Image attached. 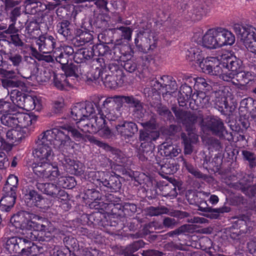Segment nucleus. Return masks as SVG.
<instances>
[{
    "instance_id": "nucleus-29",
    "label": "nucleus",
    "mask_w": 256,
    "mask_h": 256,
    "mask_svg": "<svg viewBox=\"0 0 256 256\" xmlns=\"http://www.w3.org/2000/svg\"><path fill=\"white\" fill-rule=\"evenodd\" d=\"M94 48H82L78 50L74 53V59L77 64L90 60L94 56Z\"/></svg>"
},
{
    "instance_id": "nucleus-25",
    "label": "nucleus",
    "mask_w": 256,
    "mask_h": 256,
    "mask_svg": "<svg viewBox=\"0 0 256 256\" xmlns=\"http://www.w3.org/2000/svg\"><path fill=\"white\" fill-rule=\"evenodd\" d=\"M194 196L195 197L194 200V202L193 203L190 202V203L191 204H194L195 205L198 206V210L204 212H228L230 211V208L224 206L222 208H212L208 206V204H207L206 201L200 199V200H198V195H194Z\"/></svg>"
},
{
    "instance_id": "nucleus-17",
    "label": "nucleus",
    "mask_w": 256,
    "mask_h": 256,
    "mask_svg": "<svg viewBox=\"0 0 256 256\" xmlns=\"http://www.w3.org/2000/svg\"><path fill=\"white\" fill-rule=\"evenodd\" d=\"M36 44L40 52L44 54L50 53L54 50L56 44V40L52 36L43 35L39 36Z\"/></svg>"
},
{
    "instance_id": "nucleus-54",
    "label": "nucleus",
    "mask_w": 256,
    "mask_h": 256,
    "mask_svg": "<svg viewBox=\"0 0 256 256\" xmlns=\"http://www.w3.org/2000/svg\"><path fill=\"white\" fill-rule=\"evenodd\" d=\"M242 154L243 160L248 162L249 166L250 168H254L256 166V155L250 151L248 150H242Z\"/></svg>"
},
{
    "instance_id": "nucleus-24",
    "label": "nucleus",
    "mask_w": 256,
    "mask_h": 256,
    "mask_svg": "<svg viewBox=\"0 0 256 256\" xmlns=\"http://www.w3.org/2000/svg\"><path fill=\"white\" fill-rule=\"evenodd\" d=\"M2 194L3 196L0 200V208L2 211L9 212L16 202V192H2Z\"/></svg>"
},
{
    "instance_id": "nucleus-4",
    "label": "nucleus",
    "mask_w": 256,
    "mask_h": 256,
    "mask_svg": "<svg viewBox=\"0 0 256 256\" xmlns=\"http://www.w3.org/2000/svg\"><path fill=\"white\" fill-rule=\"evenodd\" d=\"M61 129L58 128H52V130H58L60 132L66 137L62 138V140H66L68 142V144H66V146L64 144L61 145L62 148V152H68L70 150H72L74 148L76 144L75 142H80L84 140V136L83 134L76 128L74 126L70 124H62L60 126Z\"/></svg>"
},
{
    "instance_id": "nucleus-34",
    "label": "nucleus",
    "mask_w": 256,
    "mask_h": 256,
    "mask_svg": "<svg viewBox=\"0 0 256 256\" xmlns=\"http://www.w3.org/2000/svg\"><path fill=\"white\" fill-rule=\"evenodd\" d=\"M99 80H100L106 87L110 88H116L117 86H121L123 83H120L118 78L114 75L110 74L105 71L100 74Z\"/></svg>"
},
{
    "instance_id": "nucleus-36",
    "label": "nucleus",
    "mask_w": 256,
    "mask_h": 256,
    "mask_svg": "<svg viewBox=\"0 0 256 256\" xmlns=\"http://www.w3.org/2000/svg\"><path fill=\"white\" fill-rule=\"evenodd\" d=\"M110 192H116L122 187V183L118 177L110 174L104 186Z\"/></svg>"
},
{
    "instance_id": "nucleus-27",
    "label": "nucleus",
    "mask_w": 256,
    "mask_h": 256,
    "mask_svg": "<svg viewBox=\"0 0 256 256\" xmlns=\"http://www.w3.org/2000/svg\"><path fill=\"white\" fill-rule=\"evenodd\" d=\"M5 60L10 61L12 65L16 68L19 67L22 63V56L16 49H10L8 52L0 50Z\"/></svg>"
},
{
    "instance_id": "nucleus-6",
    "label": "nucleus",
    "mask_w": 256,
    "mask_h": 256,
    "mask_svg": "<svg viewBox=\"0 0 256 256\" xmlns=\"http://www.w3.org/2000/svg\"><path fill=\"white\" fill-rule=\"evenodd\" d=\"M34 174L38 177L48 180H55L61 176L57 166L53 165L50 162H36L32 164Z\"/></svg>"
},
{
    "instance_id": "nucleus-39",
    "label": "nucleus",
    "mask_w": 256,
    "mask_h": 256,
    "mask_svg": "<svg viewBox=\"0 0 256 256\" xmlns=\"http://www.w3.org/2000/svg\"><path fill=\"white\" fill-rule=\"evenodd\" d=\"M40 106V101L36 96L26 95L22 108L26 111H30L36 108L38 110Z\"/></svg>"
},
{
    "instance_id": "nucleus-46",
    "label": "nucleus",
    "mask_w": 256,
    "mask_h": 256,
    "mask_svg": "<svg viewBox=\"0 0 256 256\" xmlns=\"http://www.w3.org/2000/svg\"><path fill=\"white\" fill-rule=\"evenodd\" d=\"M18 178L14 174H10L8 177L6 184H4L2 192H17L18 185Z\"/></svg>"
},
{
    "instance_id": "nucleus-5",
    "label": "nucleus",
    "mask_w": 256,
    "mask_h": 256,
    "mask_svg": "<svg viewBox=\"0 0 256 256\" xmlns=\"http://www.w3.org/2000/svg\"><path fill=\"white\" fill-rule=\"evenodd\" d=\"M233 29L246 48L256 54V30L248 25L234 24Z\"/></svg>"
},
{
    "instance_id": "nucleus-55",
    "label": "nucleus",
    "mask_w": 256,
    "mask_h": 256,
    "mask_svg": "<svg viewBox=\"0 0 256 256\" xmlns=\"http://www.w3.org/2000/svg\"><path fill=\"white\" fill-rule=\"evenodd\" d=\"M34 216H35V217H34V218L30 220L28 228L24 231H36L39 234V231L41 230V222L40 221V219H42V217H40L35 214H34Z\"/></svg>"
},
{
    "instance_id": "nucleus-44",
    "label": "nucleus",
    "mask_w": 256,
    "mask_h": 256,
    "mask_svg": "<svg viewBox=\"0 0 256 256\" xmlns=\"http://www.w3.org/2000/svg\"><path fill=\"white\" fill-rule=\"evenodd\" d=\"M144 244L145 243L142 240L135 241L127 246L123 250L122 253L124 256H136L133 253L138 250L140 248H143Z\"/></svg>"
},
{
    "instance_id": "nucleus-33",
    "label": "nucleus",
    "mask_w": 256,
    "mask_h": 256,
    "mask_svg": "<svg viewBox=\"0 0 256 256\" xmlns=\"http://www.w3.org/2000/svg\"><path fill=\"white\" fill-rule=\"evenodd\" d=\"M181 138L184 144V153L186 154H192L193 150L192 144L197 142L198 136L193 132H189L188 135L185 133H182Z\"/></svg>"
},
{
    "instance_id": "nucleus-3",
    "label": "nucleus",
    "mask_w": 256,
    "mask_h": 256,
    "mask_svg": "<svg viewBox=\"0 0 256 256\" xmlns=\"http://www.w3.org/2000/svg\"><path fill=\"white\" fill-rule=\"evenodd\" d=\"M123 102L128 104L130 108H134L133 112L135 116L138 118H141L143 116L145 110L144 108L142 103L133 96H114L110 98L106 102L109 106L117 104L116 110L119 112L122 106Z\"/></svg>"
},
{
    "instance_id": "nucleus-37",
    "label": "nucleus",
    "mask_w": 256,
    "mask_h": 256,
    "mask_svg": "<svg viewBox=\"0 0 256 256\" xmlns=\"http://www.w3.org/2000/svg\"><path fill=\"white\" fill-rule=\"evenodd\" d=\"M62 68L64 72V74L66 76V78L70 79V82L72 80L70 77L78 78L79 74H82L80 66L78 64H67L64 66H62Z\"/></svg>"
},
{
    "instance_id": "nucleus-9",
    "label": "nucleus",
    "mask_w": 256,
    "mask_h": 256,
    "mask_svg": "<svg viewBox=\"0 0 256 256\" xmlns=\"http://www.w3.org/2000/svg\"><path fill=\"white\" fill-rule=\"evenodd\" d=\"M29 179V182L34 184L40 191L54 198H60L64 197L66 194L64 190L56 184L50 182H39L37 180H33L31 178Z\"/></svg>"
},
{
    "instance_id": "nucleus-14",
    "label": "nucleus",
    "mask_w": 256,
    "mask_h": 256,
    "mask_svg": "<svg viewBox=\"0 0 256 256\" xmlns=\"http://www.w3.org/2000/svg\"><path fill=\"white\" fill-rule=\"evenodd\" d=\"M118 133L124 138H132L138 131V128L136 123L124 120L118 124H114Z\"/></svg>"
},
{
    "instance_id": "nucleus-58",
    "label": "nucleus",
    "mask_w": 256,
    "mask_h": 256,
    "mask_svg": "<svg viewBox=\"0 0 256 256\" xmlns=\"http://www.w3.org/2000/svg\"><path fill=\"white\" fill-rule=\"evenodd\" d=\"M237 77L242 78L241 80L244 84H248L250 82L254 80L255 74L253 72L243 71L238 72Z\"/></svg>"
},
{
    "instance_id": "nucleus-10",
    "label": "nucleus",
    "mask_w": 256,
    "mask_h": 256,
    "mask_svg": "<svg viewBox=\"0 0 256 256\" xmlns=\"http://www.w3.org/2000/svg\"><path fill=\"white\" fill-rule=\"evenodd\" d=\"M94 112L93 104L90 102L77 103L71 109V117L76 121L84 120Z\"/></svg>"
},
{
    "instance_id": "nucleus-45",
    "label": "nucleus",
    "mask_w": 256,
    "mask_h": 256,
    "mask_svg": "<svg viewBox=\"0 0 256 256\" xmlns=\"http://www.w3.org/2000/svg\"><path fill=\"white\" fill-rule=\"evenodd\" d=\"M26 94L18 90H13L10 94V100L12 104L21 108L24 104L25 97H26Z\"/></svg>"
},
{
    "instance_id": "nucleus-61",
    "label": "nucleus",
    "mask_w": 256,
    "mask_h": 256,
    "mask_svg": "<svg viewBox=\"0 0 256 256\" xmlns=\"http://www.w3.org/2000/svg\"><path fill=\"white\" fill-rule=\"evenodd\" d=\"M40 221L41 222L40 232L52 233L54 232L56 230L52 226V224L47 219L42 218V219H40Z\"/></svg>"
},
{
    "instance_id": "nucleus-23",
    "label": "nucleus",
    "mask_w": 256,
    "mask_h": 256,
    "mask_svg": "<svg viewBox=\"0 0 256 256\" xmlns=\"http://www.w3.org/2000/svg\"><path fill=\"white\" fill-rule=\"evenodd\" d=\"M137 156L142 162L148 160L154 162L153 160L154 158L155 159L152 144L146 142L142 143L138 150Z\"/></svg>"
},
{
    "instance_id": "nucleus-42",
    "label": "nucleus",
    "mask_w": 256,
    "mask_h": 256,
    "mask_svg": "<svg viewBox=\"0 0 256 256\" xmlns=\"http://www.w3.org/2000/svg\"><path fill=\"white\" fill-rule=\"evenodd\" d=\"M54 83L56 87L58 89L62 90L65 86H70L72 85L69 78L63 74H54Z\"/></svg>"
},
{
    "instance_id": "nucleus-28",
    "label": "nucleus",
    "mask_w": 256,
    "mask_h": 256,
    "mask_svg": "<svg viewBox=\"0 0 256 256\" xmlns=\"http://www.w3.org/2000/svg\"><path fill=\"white\" fill-rule=\"evenodd\" d=\"M24 194L25 199L32 201L34 206L40 208L46 206L45 200L34 190L30 188H26L25 190H24Z\"/></svg>"
},
{
    "instance_id": "nucleus-15",
    "label": "nucleus",
    "mask_w": 256,
    "mask_h": 256,
    "mask_svg": "<svg viewBox=\"0 0 256 256\" xmlns=\"http://www.w3.org/2000/svg\"><path fill=\"white\" fill-rule=\"evenodd\" d=\"M34 217H35L34 214L26 211L21 212L14 214L10 221L14 226L21 229V232H23L28 228L30 220L34 218Z\"/></svg>"
},
{
    "instance_id": "nucleus-16",
    "label": "nucleus",
    "mask_w": 256,
    "mask_h": 256,
    "mask_svg": "<svg viewBox=\"0 0 256 256\" xmlns=\"http://www.w3.org/2000/svg\"><path fill=\"white\" fill-rule=\"evenodd\" d=\"M222 63L223 68L234 72L236 74L242 67V61L230 54H224L222 56Z\"/></svg>"
},
{
    "instance_id": "nucleus-32",
    "label": "nucleus",
    "mask_w": 256,
    "mask_h": 256,
    "mask_svg": "<svg viewBox=\"0 0 256 256\" xmlns=\"http://www.w3.org/2000/svg\"><path fill=\"white\" fill-rule=\"evenodd\" d=\"M6 136L8 142L14 144L20 142L22 139L27 136V134L26 130L24 129L16 130L12 128L7 132L6 131Z\"/></svg>"
},
{
    "instance_id": "nucleus-56",
    "label": "nucleus",
    "mask_w": 256,
    "mask_h": 256,
    "mask_svg": "<svg viewBox=\"0 0 256 256\" xmlns=\"http://www.w3.org/2000/svg\"><path fill=\"white\" fill-rule=\"evenodd\" d=\"M147 212L150 216H157L162 214H168V209L164 206L158 207L150 206L147 208Z\"/></svg>"
},
{
    "instance_id": "nucleus-20",
    "label": "nucleus",
    "mask_w": 256,
    "mask_h": 256,
    "mask_svg": "<svg viewBox=\"0 0 256 256\" xmlns=\"http://www.w3.org/2000/svg\"><path fill=\"white\" fill-rule=\"evenodd\" d=\"M24 4L25 12L26 14H39L47 8V6L43 0H26Z\"/></svg>"
},
{
    "instance_id": "nucleus-26",
    "label": "nucleus",
    "mask_w": 256,
    "mask_h": 256,
    "mask_svg": "<svg viewBox=\"0 0 256 256\" xmlns=\"http://www.w3.org/2000/svg\"><path fill=\"white\" fill-rule=\"evenodd\" d=\"M16 127L24 129L36 122L38 120V116L26 113L16 112Z\"/></svg>"
},
{
    "instance_id": "nucleus-51",
    "label": "nucleus",
    "mask_w": 256,
    "mask_h": 256,
    "mask_svg": "<svg viewBox=\"0 0 256 256\" xmlns=\"http://www.w3.org/2000/svg\"><path fill=\"white\" fill-rule=\"evenodd\" d=\"M16 111V107L13 104L2 100H0V114L2 116L15 112Z\"/></svg>"
},
{
    "instance_id": "nucleus-62",
    "label": "nucleus",
    "mask_w": 256,
    "mask_h": 256,
    "mask_svg": "<svg viewBox=\"0 0 256 256\" xmlns=\"http://www.w3.org/2000/svg\"><path fill=\"white\" fill-rule=\"evenodd\" d=\"M53 56L56 61L62 65V66L66 65L68 63L69 57L58 52V50L56 49L54 51Z\"/></svg>"
},
{
    "instance_id": "nucleus-19",
    "label": "nucleus",
    "mask_w": 256,
    "mask_h": 256,
    "mask_svg": "<svg viewBox=\"0 0 256 256\" xmlns=\"http://www.w3.org/2000/svg\"><path fill=\"white\" fill-rule=\"evenodd\" d=\"M110 97L107 98L103 102L102 107L99 108L102 112V116H104L106 120H108L110 122L112 126H114V124H118L120 121L118 119V114L116 113V112L114 108H111L112 107L117 105V104H114L112 105L106 104V101Z\"/></svg>"
},
{
    "instance_id": "nucleus-43",
    "label": "nucleus",
    "mask_w": 256,
    "mask_h": 256,
    "mask_svg": "<svg viewBox=\"0 0 256 256\" xmlns=\"http://www.w3.org/2000/svg\"><path fill=\"white\" fill-rule=\"evenodd\" d=\"M96 65L98 66L95 69L94 76L89 78L92 81H97L99 80L100 74L105 71H107L106 64L103 58H96Z\"/></svg>"
},
{
    "instance_id": "nucleus-11",
    "label": "nucleus",
    "mask_w": 256,
    "mask_h": 256,
    "mask_svg": "<svg viewBox=\"0 0 256 256\" xmlns=\"http://www.w3.org/2000/svg\"><path fill=\"white\" fill-rule=\"evenodd\" d=\"M202 126L206 127L212 134L220 137L223 136L226 130L222 120L218 116H214L204 118Z\"/></svg>"
},
{
    "instance_id": "nucleus-12",
    "label": "nucleus",
    "mask_w": 256,
    "mask_h": 256,
    "mask_svg": "<svg viewBox=\"0 0 256 256\" xmlns=\"http://www.w3.org/2000/svg\"><path fill=\"white\" fill-rule=\"evenodd\" d=\"M186 58L188 60L194 62L197 64L203 72H204V70L202 64H204L206 61L216 60V58L214 57L207 58L205 59L202 52L197 46H191L188 48L186 52Z\"/></svg>"
},
{
    "instance_id": "nucleus-8",
    "label": "nucleus",
    "mask_w": 256,
    "mask_h": 256,
    "mask_svg": "<svg viewBox=\"0 0 256 256\" xmlns=\"http://www.w3.org/2000/svg\"><path fill=\"white\" fill-rule=\"evenodd\" d=\"M29 234H28L27 231H23L20 232V235L18 236H12L8 238L6 244V249L10 254H19L22 252V250L24 251V245L28 244V240L26 238L32 239L31 236H32L31 234L30 236Z\"/></svg>"
},
{
    "instance_id": "nucleus-41",
    "label": "nucleus",
    "mask_w": 256,
    "mask_h": 256,
    "mask_svg": "<svg viewBox=\"0 0 256 256\" xmlns=\"http://www.w3.org/2000/svg\"><path fill=\"white\" fill-rule=\"evenodd\" d=\"M108 72L110 74L114 75L119 80L120 83H124L125 80V76L122 68L115 63H110L108 68Z\"/></svg>"
},
{
    "instance_id": "nucleus-53",
    "label": "nucleus",
    "mask_w": 256,
    "mask_h": 256,
    "mask_svg": "<svg viewBox=\"0 0 256 256\" xmlns=\"http://www.w3.org/2000/svg\"><path fill=\"white\" fill-rule=\"evenodd\" d=\"M110 174L108 172H106L102 171H98L94 172L92 176L94 178L96 184H98L100 188L104 186Z\"/></svg>"
},
{
    "instance_id": "nucleus-52",
    "label": "nucleus",
    "mask_w": 256,
    "mask_h": 256,
    "mask_svg": "<svg viewBox=\"0 0 256 256\" xmlns=\"http://www.w3.org/2000/svg\"><path fill=\"white\" fill-rule=\"evenodd\" d=\"M178 86L175 80H171L168 82V84L164 86L162 88H161L160 93H161L164 98H168V95H172L177 90Z\"/></svg>"
},
{
    "instance_id": "nucleus-40",
    "label": "nucleus",
    "mask_w": 256,
    "mask_h": 256,
    "mask_svg": "<svg viewBox=\"0 0 256 256\" xmlns=\"http://www.w3.org/2000/svg\"><path fill=\"white\" fill-rule=\"evenodd\" d=\"M96 106L98 110V112L94 118V126H92V128L89 130L90 132L99 131L106 124V120L104 116H102L100 110L99 109L100 106H98V102L96 104Z\"/></svg>"
},
{
    "instance_id": "nucleus-63",
    "label": "nucleus",
    "mask_w": 256,
    "mask_h": 256,
    "mask_svg": "<svg viewBox=\"0 0 256 256\" xmlns=\"http://www.w3.org/2000/svg\"><path fill=\"white\" fill-rule=\"evenodd\" d=\"M242 183V182L240 184L242 191L250 198H256V184L252 186L245 187L243 184L241 185Z\"/></svg>"
},
{
    "instance_id": "nucleus-47",
    "label": "nucleus",
    "mask_w": 256,
    "mask_h": 256,
    "mask_svg": "<svg viewBox=\"0 0 256 256\" xmlns=\"http://www.w3.org/2000/svg\"><path fill=\"white\" fill-rule=\"evenodd\" d=\"M93 32H90L88 30H79L77 31V40L81 44L91 42L94 38Z\"/></svg>"
},
{
    "instance_id": "nucleus-49",
    "label": "nucleus",
    "mask_w": 256,
    "mask_h": 256,
    "mask_svg": "<svg viewBox=\"0 0 256 256\" xmlns=\"http://www.w3.org/2000/svg\"><path fill=\"white\" fill-rule=\"evenodd\" d=\"M182 162L183 166L186 168L190 173L196 178L202 180H206V178L207 176L206 174H202L198 169L194 168L190 163L188 162L186 160L182 158Z\"/></svg>"
},
{
    "instance_id": "nucleus-38",
    "label": "nucleus",
    "mask_w": 256,
    "mask_h": 256,
    "mask_svg": "<svg viewBox=\"0 0 256 256\" xmlns=\"http://www.w3.org/2000/svg\"><path fill=\"white\" fill-rule=\"evenodd\" d=\"M70 27V22L68 20H64L58 23L56 30L58 33L67 39L68 37L71 36L72 33V30Z\"/></svg>"
},
{
    "instance_id": "nucleus-21",
    "label": "nucleus",
    "mask_w": 256,
    "mask_h": 256,
    "mask_svg": "<svg viewBox=\"0 0 256 256\" xmlns=\"http://www.w3.org/2000/svg\"><path fill=\"white\" fill-rule=\"evenodd\" d=\"M155 164H158V166L160 168L161 172L164 174H173L175 173L178 169V166L174 162V160L168 162L167 159L164 158L161 160V158L158 156L155 157Z\"/></svg>"
},
{
    "instance_id": "nucleus-22",
    "label": "nucleus",
    "mask_w": 256,
    "mask_h": 256,
    "mask_svg": "<svg viewBox=\"0 0 256 256\" xmlns=\"http://www.w3.org/2000/svg\"><path fill=\"white\" fill-rule=\"evenodd\" d=\"M147 36H148V32H140L138 34V38L134 40V43L138 50L144 53L154 49V42H153L152 44L149 45Z\"/></svg>"
},
{
    "instance_id": "nucleus-7",
    "label": "nucleus",
    "mask_w": 256,
    "mask_h": 256,
    "mask_svg": "<svg viewBox=\"0 0 256 256\" xmlns=\"http://www.w3.org/2000/svg\"><path fill=\"white\" fill-rule=\"evenodd\" d=\"M202 65L204 73L218 76L220 79L224 81L230 82L237 74L234 72L223 68L216 58V60L206 61L204 64Z\"/></svg>"
},
{
    "instance_id": "nucleus-48",
    "label": "nucleus",
    "mask_w": 256,
    "mask_h": 256,
    "mask_svg": "<svg viewBox=\"0 0 256 256\" xmlns=\"http://www.w3.org/2000/svg\"><path fill=\"white\" fill-rule=\"evenodd\" d=\"M1 123L8 127H16V112L8 114H4L0 118Z\"/></svg>"
},
{
    "instance_id": "nucleus-64",
    "label": "nucleus",
    "mask_w": 256,
    "mask_h": 256,
    "mask_svg": "<svg viewBox=\"0 0 256 256\" xmlns=\"http://www.w3.org/2000/svg\"><path fill=\"white\" fill-rule=\"evenodd\" d=\"M136 210L137 206L134 204L125 202L122 206V211L126 216H132L136 212Z\"/></svg>"
},
{
    "instance_id": "nucleus-50",
    "label": "nucleus",
    "mask_w": 256,
    "mask_h": 256,
    "mask_svg": "<svg viewBox=\"0 0 256 256\" xmlns=\"http://www.w3.org/2000/svg\"><path fill=\"white\" fill-rule=\"evenodd\" d=\"M158 136L156 132L150 130H140V140L144 141L146 142H150L152 140H155Z\"/></svg>"
},
{
    "instance_id": "nucleus-13",
    "label": "nucleus",
    "mask_w": 256,
    "mask_h": 256,
    "mask_svg": "<svg viewBox=\"0 0 256 256\" xmlns=\"http://www.w3.org/2000/svg\"><path fill=\"white\" fill-rule=\"evenodd\" d=\"M28 234L30 236V234L32 236L30 238L32 239H28V244L24 245V251L22 250V254L23 256H34L38 255L40 252V248H39L36 245L34 244L33 241H43L44 238L42 236H38V233L36 231L31 232L28 230Z\"/></svg>"
},
{
    "instance_id": "nucleus-30",
    "label": "nucleus",
    "mask_w": 256,
    "mask_h": 256,
    "mask_svg": "<svg viewBox=\"0 0 256 256\" xmlns=\"http://www.w3.org/2000/svg\"><path fill=\"white\" fill-rule=\"evenodd\" d=\"M218 40L220 47L224 46H232L235 42V36L232 32L222 28L218 27Z\"/></svg>"
},
{
    "instance_id": "nucleus-18",
    "label": "nucleus",
    "mask_w": 256,
    "mask_h": 256,
    "mask_svg": "<svg viewBox=\"0 0 256 256\" xmlns=\"http://www.w3.org/2000/svg\"><path fill=\"white\" fill-rule=\"evenodd\" d=\"M218 28L208 30L202 37V45L208 48L214 49L220 48L218 40Z\"/></svg>"
},
{
    "instance_id": "nucleus-2",
    "label": "nucleus",
    "mask_w": 256,
    "mask_h": 256,
    "mask_svg": "<svg viewBox=\"0 0 256 256\" xmlns=\"http://www.w3.org/2000/svg\"><path fill=\"white\" fill-rule=\"evenodd\" d=\"M172 110L176 118L186 126L188 132H190L196 124H198L202 127L204 124V116L201 110L190 112L183 110L176 107H172Z\"/></svg>"
},
{
    "instance_id": "nucleus-59",
    "label": "nucleus",
    "mask_w": 256,
    "mask_h": 256,
    "mask_svg": "<svg viewBox=\"0 0 256 256\" xmlns=\"http://www.w3.org/2000/svg\"><path fill=\"white\" fill-rule=\"evenodd\" d=\"M93 48H94V54H98L99 56H104L109 54L110 52V48L104 43L93 46Z\"/></svg>"
},
{
    "instance_id": "nucleus-60",
    "label": "nucleus",
    "mask_w": 256,
    "mask_h": 256,
    "mask_svg": "<svg viewBox=\"0 0 256 256\" xmlns=\"http://www.w3.org/2000/svg\"><path fill=\"white\" fill-rule=\"evenodd\" d=\"M155 110L160 116L170 118L172 114L167 106L162 104L161 103H158L154 106Z\"/></svg>"
},
{
    "instance_id": "nucleus-35",
    "label": "nucleus",
    "mask_w": 256,
    "mask_h": 256,
    "mask_svg": "<svg viewBox=\"0 0 256 256\" xmlns=\"http://www.w3.org/2000/svg\"><path fill=\"white\" fill-rule=\"evenodd\" d=\"M180 151V149L178 148L171 143L164 142L161 144L160 152L161 154H164L166 156H169L172 158L177 156Z\"/></svg>"
},
{
    "instance_id": "nucleus-1",
    "label": "nucleus",
    "mask_w": 256,
    "mask_h": 256,
    "mask_svg": "<svg viewBox=\"0 0 256 256\" xmlns=\"http://www.w3.org/2000/svg\"><path fill=\"white\" fill-rule=\"evenodd\" d=\"M66 138L63 134L58 130H52V129L47 130L40 134L36 140V148L34 154L38 162H51L54 156V152L52 146L58 148L62 151L61 144H68L66 140H62V138Z\"/></svg>"
},
{
    "instance_id": "nucleus-31",
    "label": "nucleus",
    "mask_w": 256,
    "mask_h": 256,
    "mask_svg": "<svg viewBox=\"0 0 256 256\" xmlns=\"http://www.w3.org/2000/svg\"><path fill=\"white\" fill-rule=\"evenodd\" d=\"M215 94V98L213 100L214 108L223 114H227L228 112H232L234 108L229 106L226 98L223 96H217L216 94Z\"/></svg>"
},
{
    "instance_id": "nucleus-57",
    "label": "nucleus",
    "mask_w": 256,
    "mask_h": 256,
    "mask_svg": "<svg viewBox=\"0 0 256 256\" xmlns=\"http://www.w3.org/2000/svg\"><path fill=\"white\" fill-rule=\"evenodd\" d=\"M117 30L120 32L122 39L128 41L131 40L133 31L132 28L127 26H120L117 27L114 29L115 32Z\"/></svg>"
}]
</instances>
